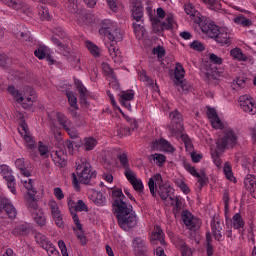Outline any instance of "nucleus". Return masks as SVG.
I'll return each instance as SVG.
<instances>
[{
  "instance_id": "obj_19",
  "label": "nucleus",
  "mask_w": 256,
  "mask_h": 256,
  "mask_svg": "<svg viewBox=\"0 0 256 256\" xmlns=\"http://www.w3.org/2000/svg\"><path fill=\"white\" fill-rule=\"evenodd\" d=\"M71 217L73 219V223L76 225V228H74V233L77 239L80 240L81 245H85V243H87V238L85 237V233L83 232V225H81L79 215H77L76 212H71Z\"/></svg>"
},
{
  "instance_id": "obj_28",
  "label": "nucleus",
  "mask_w": 256,
  "mask_h": 256,
  "mask_svg": "<svg viewBox=\"0 0 256 256\" xmlns=\"http://www.w3.org/2000/svg\"><path fill=\"white\" fill-rule=\"evenodd\" d=\"M132 245L134 247V251L138 253V255H146L147 254V242L141 238L136 237L132 241Z\"/></svg>"
},
{
  "instance_id": "obj_3",
  "label": "nucleus",
  "mask_w": 256,
  "mask_h": 256,
  "mask_svg": "<svg viewBox=\"0 0 256 256\" xmlns=\"http://www.w3.org/2000/svg\"><path fill=\"white\" fill-rule=\"evenodd\" d=\"M22 185L27 189L26 201L28 204V210L30 211L33 220L38 225V227H45L47 225V216L43 209L39 208L37 204V191L33 188V180L26 178L21 180Z\"/></svg>"
},
{
  "instance_id": "obj_55",
  "label": "nucleus",
  "mask_w": 256,
  "mask_h": 256,
  "mask_svg": "<svg viewBox=\"0 0 256 256\" xmlns=\"http://www.w3.org/2000/svg\"><path fill=\"white\" fill-rule=\"evenodd\" d=\"M175 185L179 187V189L182 191V193H184V195H189V193H191V189L189 188L187 183L183 181V179H176Z\"/></svg>"
},
{
  "instance_id": "obj_11",
  "label": "nucleus",
  "mask_w": 256,
  "mask_h": 256,
  "mask_svg": "<svg viewBox=\"0 0 256 256\" xmlns=\"http://www.w3.org/2000/svg\"><path fill=\"white\" fill-rule=\"evenodd\" d=\"M56 119L59 125H61V127L68 133L71 139H77V137H79V132H77V130L73 128L71 120L67 118L65 114L61 112H56Z\"/></svg>"
},
{
  "instance_id": "obj_26",
  "label": "nucleus",
  "mask_w": 256,
  "mask_h": 256,
  "mask_svg": "<svg viewBox=\"0 0 256 256\" xmlns=\"http://www.w3.org/2000/svg\"><path fill=\"white\" fill-rule=\"evenodd\" d=\"M30 165L31 163L29 160H25V158H18L15 161V166L20 170L21 175L24 177H31V171L29 170Z\"/></svg>"
},
{
  "instance_id": "obj_2",
  "label": "nucleus",
  "mask_w": 256,
  "mask_h": 256,
  "mask_svg": "<svg viewBox=\"0 0 256 256\" xmlns=\"http://www.w3.org/2000/svg\"><path fill=\"white\" fill-rule=\"evenodd\" d=\"M99 33L100 35L107 37V39L110 41L108 44H106L110 57H112V59L121 57V50L115 47V42L123 41V32H121V28H119L117 22L111 19L103 20L101 22Z\"/></svg>"
},
{
  "instance_id": "obj_50",
  "label": "nucleus",
  "mask_w": 256,
  "mask_h": 256,
  "mask_svg": "<svg viewBox=\"0 0 256 256\" xmlns=\"http://www.w3.org/2000/svg\"><path fill=\"white\" fill-rule=\"evenodd\" d=\"M223 173L228 181H235V175H233V166H231L230 162H225Z\"/></svg>"
},
{
  "instance_id": "obj_58",
  "label": "nucleus",
  "mask_w": 256,
  "mask_h": 256,
  "mask_svg": "<svg viewBox=\"0 0 256 256\" xmlns=\"http://www.w3.org/2000/svg\"><path fill=\"white\" fill-rule=\"evenodd\" d=\"M190 49H193V51H198L199 53H202V51H205V44L201 43L199 40H195L192 43H190Z\"/></svg>"
},
{
  "instance_id": "obj_54",
  "label": "nucleus",
  "mask_w": 256,
  "mask_h": 256,
  "mask_svg": "<svg viewBox=\"0 0 256 256\" xmlns=\"http://www.w3.org/2000/svg\"><path fill=\"white\" fill-rule=\"evenodd\" d=\"M97 147V140L93 137H88L84 139V149L85 151H93Z\"/></svg>"
},
{
  "instance_id": "obj_62",
  "label": "nucleus",
  "mask_w": 256,
  "mask_h": 256,
  "mask_svg": "<svg viewBox=\"0 0 256 256\" xmlns=\"http://www.w3.org/2000/svg\"><path fill=\"white\" fill-rule=\"evenodd\" d=\"M44 250L48 253L49 256H60L59 251L57 248H55V245L53 243L49 244L47 248H44Z\"/></svg>"
},
{
  "instance_id": "obj_53",
  "label": "nucleus",
  "mask_w": 256,
  "mask_h": 256,
  "mask_svg": "<svg viewBox=\"0 0 256 256\" xmlns=\"http://www.w3.org/2000/svg\"><path fill=\"white\" fill-rule=\"evenodd\" d=\"M234 23H236V25H241V27H251V25H253L251 19L243 15L234 18Z\"/></svg>"
},
{
  "instance_id": "obj_22",
  "label": "nucleus",
  "mask_w": 256,
  "mask_h": 256,
  "mask_svg": "<svg viewBox=\"0 0 256 256\" xmlns=\"http://www.w3.org/2000/svg\"><path fill=\"white\" fill-rule=\"evenodd\" d=\"M51 158L56 167H65V165H67V155L62 149L53 151L51 153Z\"/></svg>"
},
{
  "instance_id": "obj_40",
  "label": "nucleus",
  "mask_w": 256,
  "mask_h": 256,
  "mask_svg": "<svg viewBox=\"0 0 256 256\" xmlns=\"http://www.w3.org/2000/svg\"><path fill=\"white\" fill-rule=\"evenodd\" d=\"M161 151H163V153H167V155H173L176 149L175 146L171 144V142H169L165 138H161Z\"/></svg>"
},
{
  "instance_id": "obj_20",
  "label": "nucleus",
  "mask_w": 256,
  "mask_h": 256,
  "mask_svg": "<svg viewBox=\"0 0 256 256\" xmlns=\"http://www.w3.org/2000/svg\"><path fill=\"white\" fill-rule=\"evenodd\" d=\"M214 41H216V43H219L222 47L224 45H231V32L228 28H220V31L218 32L216 38H214Z\"/></svg>"
},
{
  "instance_id": "obj_41",
  "label": "nucleus",
  "mask_w": 256,
  "mask_h": 256,
  "mask_svg": "<svg viewBox=\"0 0 256 256\" xmlns=\"http://www.w3.org/2000/svg\"><path fill=\"white\" fill-rule=\"evenodd\" d=\"M230 55L236 61H247V55L243 53V50L239 47L233 48L230 51Z\"/></svg>"
},
{
  "instance_id": "obj_18",
  "label": "nucleus",
  "mask_w": 256,
  "mask_h": 256,
  "mask_svg": "<svg viewBox=\"0 0 256 256\" xmlns=\"http://www.w3.org/2000/svg\"><path fill=\"white\" fill-rule=\"evenodd\" d=\"M148 186L151 195L155 199H159V197H161V192H159V189H161V174H155L151 177L148 181Z\"/></svg>"
},
{
  "instance_id": "obj_9",
  "label": "nucleus",
  "mask_w": 256,
  "mask_h": 256,
  "mask_svg": "<svg viewBox=\"0 0 256 256\" xmlns=\"http://www.w3.org/2000/svg\"><path fill=\"white\" fill-rule=\"evenodd\" d=\"M170 124H168L167 129L171 135L179 136L183 131H185V126H183V114L179 110H174L169 114Z\"/></svg>"
},
{
  "instance_id": "obj_29",
  "label": "nucleus",
  "mask_w": 256,
  "mask_h": 256,
  "mask_svg": "<svg viewBox=\"0 0 256 256\" xmlns=\"http://www.w3.org/2000/svg\"><path fill=\"white\" fill-rule=\"evenodd\" d=\"M244 187L247 191H249V193H252V195H254V197L256 198V177L248 174L245 178H244Z\"/></svg>"
},
{
  "instance_id": "obj_57",
  "label": "nucleus",
  "mask_w": 256,
  "mask_h": 256,
  "mask_svg": "<svg viewBox=\"0 0 256 256\" xmlns=\"http://www.w3.org/2000/svg\"><path fill=\"white\" fill-rule=\"evenodd\" d=\"M221 154H223V152L219 151V149L216 148L215 152L212 153V159H213V163L216 165V167H218V169H221V165H222V161H221Z\"/></svg>"
},
{
  "instance_id": "obj_38",
  "label": "nucleus",
  "mask_w": 256,
  "mask_h": 256,
  "mask_svg": "<svg viewBox=\"0 0 256 256\" xmlns=\"http://www.w3.org/2000/svg\"><path fill=\"white\" fill-rule=\"evenodd\" d=\"M78 23H80V25H92V23H95V15L92 13L80 14Z\"/></svg>"
},
{
  "instance_id": "obj_21",
  "label": "nucleus",
  "mask_w": 256,
  "mask_h": 256,
  "mask_svg": "<svg viewBox=\"0 0 256 256\" xmlns=\"http://www.w3.org/2000/svg\"><path fill=\"white\" fill-rule=\"evenodd\" d=\"M207 117L210 120L213 129H223V122L219 118V115L217 114V110H215V108H207Z\"/></svg>"
},
{
  "instance_id": "obj_31",
  "label": "nucleus",
  "mask_w": 256,
  "mask_h": 256,
  "mask_svg": "<svg viewBox=\"0 0 256 256\" xmlns=\"http://www.w3.org/2000/svg\"><path fill=\"white\" fill-rule=\"evenodd\" d=\"M74 85L80 95V103H87V87L77 78H74Z\"/></svg>"
},
{
  "instance_id": "obj_51",
  "label": "nucleus",
  "mask_w": 256,
  "mask_h": 256,
  "mask_svg": "<svg viewBox=\"0 0 256 256\" xmlns=\"http://www.w3.org/2000/svg\"><path fill=\"white\" fill-rule=\"evenodd\" d=\"M66 97L72 109H79V105L77 104V96H75V93H73V91L67 90Z\"/></svg>"
},
{
  "instance_id": "obj_15",
  "label": "nucleus",
  "mask_w": 256,
  "mask_h": 256,
  "mask_svg": "<svg viewBox=\"0 0 256 256\" xmlns=\"http://www.w3.org/2000/svg\"><path fill=\"white\" fill-rule=\"evenodd\" d=\"M181 217L184 225H186L187 229H190V231H197V229L201 227V220L193 216L189 210L182 211Z\"/></svg>"
},
{
  "instance_id": "obj_64",
  "label": "nucleus",
  "mask_w": 256,
  "mask_h": 256,
  "mask_svg": "<svg viewBox=\"0 0 256 256\" xmlns=\"http://www.w3.org/2000/svg\"><path fill=\"white\" fill-rule=\"evenodd\" d=\"M181 255L182 256H192L193 255V250L187 244H182L181 246Z\"/></svg>"
},
{
  "instance_id": "obj_47",
  "label": "nucleus",
  "mask_w": 256,
  "mask_h": 256,
  "mask_svg": "<svg viewBox=\"0 0 256 256\" xmlns=\"http://www.w3.org/2000/svg\"><path fill=\"white\" fill-rule=\"evenodd\" d=\"M5 5L8 7H12V9H15L16 11H19V9H23L25 7V2L22 0H2Z\"/></svg>"
},
{
  "instance_id": "obj_49",
  "label": "nucleus",
  "mask_w": 256,
  "mask_h": 256,
  "mask_svg": "<svg viewBox=\"0 0 256 256\" xmlns=\"http://www.w3.org/2000/svg\"><path fill=\"white\" fill-rule=\"evenodd\" d=\"M247 78L245 77H237L233 80L231 87L234 91H239V89H245Z\"/></svg>"
},
{
  "instance_id": "obj_12",
  "label": "nucleus",
  "mask_w": 256,
  "mask_h": 256,
  "mask_svg": "<svg viewBox=\"0 0 256 256\" xmlns=\"http://www.w3.org/2000/svg\"><path fill=\"white\" fill-rule=\"evenodd\" d=\"M48 207L50 209V213L56 227H59V229H64L65 220H63V213L61 212V209L59 208V204L57 203V201L50 200L48 203Z\"/></svg>"
},
{
  "instance_id": "obj_43",
  "label": "nucleus",
  "mask_w": 256,
  "mask_h": 256,
  "mask_svg": "<svg viewBox=\"0 0 256 256\" xmlns=\"http://www.w3.org/2000/svg\"><path fill=\"white\" fill-rule=\"evenodd\" d=\"M140 81H144L148 83V85L152 86L153 91H156V93H159V85L156 84V82L153 81L148 75L147 72L142 71L140 73Z\"/></svg>"
},
{
  "instance_id": "obj_5",
  "label": "nucleus",
  "mask_w": 256,
  "mask_h": 256,
  "mask_svg": "<svg viewBox=\"0 0 256 256\" xmlns=\"http://www.w3.org/2000/svg\"><path fill=\"white\" fill-rule=\"evenodd\" d=\"M7 91L16 103L22 105L23 109L33 107L35 101V89H33V87L26 85L18 89L15 86L10 85L8 86Z\"/></svg>"
},
{
  "instance_id": "obj_27",
  "label": "nucleus",
  "mask_w": 256,
  "mask_h": 256,
  "mask_svg": "<svg viewBox=\"0 0 256 256\" xmlns=\"http://www.w3.org/2000/svg\"><path fill=\"white\" fill-rule=\"evenodd\" d=\"M117 159L122 169H124V176H126V173H133L129 164V156L127 152H118Z\"/></svg>"
},
{
  "instance_id": "obj_13",
  "label": "nucleus",
  "mask_w": 256,
  "mask_h": 256,
  "mask_svg": "<svg viewBox=\"0 0 256 256\" xmlns=\"http://www.w3.org/2000/svg\"><path fill=\"white\" fill-rule=\"evenodd\" d=\"M0 174L5 179L10 193H12L13 195H17V189L15 188V176H13L9 166L5 164H0Z\"/></svg>"
},
{
  "instance_id": "obj_35",
  "label": "nucleus",
  "mask_w": 256,
  "mask_h": 256,
  "mask_svg": "<svg viewBox=\"0 0 256 256\" xmlns=\"http://www.w3.org/2000/svg\"><path fill=\"white\" fill-rule=\"evenodd\" d=\"M175 139H181L185 145L186 151H189L190 153L193 152V141H191V138L185 131L181 132L178 136H173Z\"/></svg>"
},
{
  "instance_id": "obj_39",
  "label": "nucleus",
  "mask_w": 256,
  "mask_h": 256,
  "mask_svg": "<svg viewBox=\"0 0 256 256\" xmlns=\"http://www.w3.org/2000/svg\"><path fill=\"white\" fill-rule=\"evenodd\" d=\"M101 68L107 79H109L110 81H117V76H115V72L108 63L103 62Z\"/></svg>"
},
{
  "instance_id": "obj_8",
  "label": "nucleus",
  "mask_w": 256,
  "mask_h": 256,
  "mask_svg": "<svg viewBox=\"0 0 256 256\" xmlns=\"http://www.w3.org/2000/svg\"><path fill=\"white\" fill-rule=\"evenodd\" d=\"M174 83L179 93L187 94L191 91V84L185 80V68L182 63L177 62L174 69Z\"/></svg>"
},
{
  "instance_id": "obj_6",
  "label": "nucleus",
  "mask_w": 256,
  "mask_h": 256,
  "mask_svg": "<svg viewBox=\"0 0 256 256\" xmlns=\"http://www.w3.org/2000/svg\"><path fill=\"white\" fill-rule=\"evenodd\" d=\"M239 141V132L231 127L224 128L216 140V147L220 153L233 149Z\"/></svg>"
},
{
  "instance_id": "obj_32",
  "label": "nucleus",
  "mask_w": 256,
  "mask_h": 256,
  "mask_svg": "<svg viewBox=\"0 0 256 256\" xmlns=\"http://www.w3.org/2000/svg\"><path fill=\"white\" fill-rule=\"evenodd\" d=\"M3 211H5L9 219H15L17 217V208H15L13 202L9 199L4 202Z\"/></svg>"
},
{
  "instance_id": "obj_60",
  "label": "nucleus",
  "mask_w": 256,
  "mask_h": 256,
  "mask_svg": "<svg viewBox=\"0 0 256 256\" xmlns=\"http://www.w3.org/2000/svg\"><path fill=\"white\" fill-rule=\"evenodd\" d=\"M196 177L198 179V189L202 190L209 183V178L205 174H198Z\"/></svg>"
},
{
  "instance_id": "obj_56",
  "label": "nucleus",
  "mask_w": 256,
  "mask_h": 256,
  "mask_svg": "<svg viewBox=\"0 0 256 256\" xmlns=\"http://www.w3.org/2000/svg\"><path fill=\"white\" fill-rule=\"evenodd\" d=\"M47 46L40 45L38 48L34 51L35 57L37 59L43 60L47 57Z\"/></svg>"
},
{
  "instance_id": "obj_24",
  "label": "nucleus",
  "mask_w": 256,
  "mask_h": 256,
  "mask_svg": "<svg viewBox=\"0 0 256 256\" xmlns=\"http://www.w3.org/2000/svg\"><path fill=\"white\" fill-rule=\"evenodd\" d=\"M125 177L127 181L132 184L133 189L137 191V193L143 192V181H141V179H137V175L135 174V172H126Z\"/></svg>"
},
{
  "instance_id": "obj_59",
  "label": "nucleus",
  "mask_w": 256,
  "mask_h": 256,
  "mask_svg": "<svg viewBox=\"0 0 256 256\" xmlns=\"http://www.w3.org/2000/svg\"><path fill=\"white\" fill-rule=\"evenodd\" d=\"M38 153L41 157H49V147L44 145L42 141L38 142Z\"/></svg>"
},
{
  "instance_id": "obj_17",
  "label": "nucleus",
  "mask_w": 256,
  "mask_h": 256,
  "mask_svg": "<svg viewBox=\"0 0 256 256\" xmlns=\"http://www.w3.org/2000/svg\"><path fill=\"white\" fill-rule=\"evenodd\" d=\"M240 107L245 113H249L250 115H255L256 113V103L255 99L250 95H242L239 97Z\"/></svg>"
},
{
  "instance_id": "obj_10",
  "label": "nucleus",
  "mask_w": 256,
  "mask_h": 256,
  "mask_svg": "<svg viewBox=\"0 0 256 256\" xmlns=\"http://www.w3.org/2000/svg\"><path fill=\"white\" fill-rule=\"evenodd\" d=\"M18 132L20 133L21 137H23L29 153H36L37 141H35V138L29 131V126H27V123L25 122V119H23V117L20 119Z\"/></svg>"
},
{
  "instance_id": "obj_1",
  "label": "nucleus",
  "mask_w": 256,
  "mask_h": 256,
  "mask_svg": "<svg viewBox=\"0 0 256 256\" xmlns=\"http://www.w3.org/2000/svg\"><path fill=\"white\" fill-rule=\"evenodd\" d=\"M125 194L120 188L112 190V207L119 227L123 231H131L137 225V214L133 211V206L125 201Z\"/></svg>"
},
{
  "instance_id": "obj_42",
  "label": "nucleus",
  "mask_w": 256,
  "mask_h": 256,
  "mask_svg": "<svg viewBox=\"0 0 256 256\" xmlns=\"http://www.w3.org/2000/svg\"><path fill=\"white\" fill-rule=\"evenodd\" d=\"M86 49L93 55V57H101V49H99V46L95 43L87 40L85 42Z\"/></svg>"
},
{
  "instance_id": "obj_48",
  "label": "nucleus",
  "mask_w": 256,
  "mask_h": 256,
  "mask_svg": "<svg viewBox=\"0 0 256 256\" xmlns=\"http://www.w3.org/2000/svg\"><path fill=\"white\" fill-rule=\"evenodd\" d=\"M133 29H134L136 38L141 39V37L145 35V27H143V20H141L140 22H134Z\"/></svg>"
},
{
  "instance_id": "obj_30",
  "label": "nucleus",
  "mask_w": 256,
  "mask_h": 256,
  "mask_svg": "<svg viewBox=\"0 0 256 256\" xmlns=\"http://www.w3.org/2000/svg\"><path fill=\"white\" fill-rule=\"evenodd\" d=\"M211 230L216 241H223V234H221V231H223V225L220 221L213 219L211 221Z\"/></svg>"
},
{
  "instance_id": "obj_23",
  "label": "nucleus",
  "mask_w": 256,
  "mask_h": 256,
  "mask_svg": "<svg viewBox=\"0 0 256 256\" xmlns=\"http://www.w3.org/2000/svg\"><path fill=\"white\" fill-rule=\"evenodd\" d=\"M133 99H135L134 90L122 91L120 94V104L122 107L128 109V111H131V101H133Z\"/></svg>"
},
{
  "instance_id": "obj_37",
  "label": "nucleus",
  "mask_w": 256,
  "mask_h": 256,
  "mask_svg": "<svg viewBox=\"0 0 256 256\" xmlns=\"http://www.w3.org/2000/svg\"><path fill=\"white\" fill-rule=\"evenodd\" d=\"M35 241L42 249H46L47 246L51 245V240L41 232L35 233Z\"/></svg>"
},
{
  "instance_id": "obj_7",
  "label": "nucleus",
  "mask_w": 256,
  "mask_h": 256,
  "mask_svg": "<svg viewBox=\"0 0 256 256\" xmlns=\"http://www.w3.org/2000/svg\"><path fill=\"white\" fill-rule=\"evenodd\" d=\"M171 190L162 186L161 188V201L165 207H172V211L177 217L183 213L185 209V199L180 196H171Z\"/></svg>"
},
{
  "instance_id": "obj_25",
  "label": "nucleus",
  "mask_w": 256,
  "mask_h": 256,
  "mask_svg": "<svg viewBox=\"0 0 256 256\" xmlns=\"http://www.w3.org/2000/svg\"><path fill=\"white\" fill-rule=\"evenodd\" d=\"M201 29L205 35L210 37V39H216L219 31L221 30V28H219V26L215 25L214 23H206L202 25Z\"/></svg>"
},
{
  "instance_id": "obj_33",
  "label": "nucleus",
  "mask_w": 256,
  "mask_h": 256,
  "mask_svg": "<svg viewBox=\"0 0 256 256\" xmlns=\"http://www.w3.org/2000/svg\"><path fill=\"white\" fill-rule=\"evenodd\" d=\"M231 223L233 229H236L237 231H241V229L245 228V220L243 219V216H241V213L234 214Z\"/></svg>"
},
{
  "instance_id": "obj_45",
  "label": "nucleus",
  "mask_w": 256,
  "mask_h": 256,
  "mask_svg": "<svg viewBox=\"0 0 256 256\" xmlns=\"http://www.w3.org/2000/svg\"><path fill=\"white\" fill-rule=\"evenodd\" d=\"M29 231L28 224H19L12 230V233L18 237L19 235H29Z\"/></svg>"
},
{
  "instance_id": "obj_61",
  "label": "nucleus",
  "mask_w": 256,
  "mask_h": 256,
  "mask_svg": "<svg viewBox=\"0 0 256 256\" xmlns=\"http://www.w3.org/2000/svg\"><path fill=\"white\" fill-rule=\"evenodd\" d=\"M53 34L55 37H59L60 39H65V37H67V33L65 32V30H63L61 26L54 28Z\"/></svg>"
},
{
  "instance_id": "obj_14",
  "label": "nucleus",
  "mask_w": 256,
  "mask_h": 256,
  "mask_svg": "<svg viewBox=\"0 0 256 256\" xmlns=\"http://www.w3.org/2000/svg\"><path fill=\"white\" fill-rule=\"evenodd\" d=\"M161 30L162 31H173V29H177V21H175V15L171 12H165V10L161 9Z\"/></svg>"
},
{
  "instance_id": "obj_34",
  "label": "nucleus",
  "mask_w": 256,
  "mask_h": 256,
  "mask_svg": "<svg viewBox=\"0 0 256 256\" xmlns=\"http://www.w3.org/2000/svg\"><path fill=\"white\" fill-rule=\"evenodd\" d=\"M68 207H69V209L74 208V211L79 212V213H81L83 211H85V212L89 211L87 204H85V202H83V200H78L77 203H75V201H73V200H69Z\"/></svg>"
},
{
  "instance_id": "obj_63",
  "label": "nucleus",
  "mask_w": 256,
  "mask_h": 256,
  "mask_svg": "<svg viewBox=\"0 0 256 256\" xmlns=\"http://www.w3.org/2000/svg\"><path fill=\"white\" fill-rule=\"evenodd\" d=\"M11 65V58L5 54H0V67H9Z\"/></svg>"
},
{
  "instance_id": "obj_46",
  "label": "nucleus",
  "mask_w": 256,
  "mask_h": 256,
  "mask_svg": "<svg viewBox=\"0 0 256 256\" xmlns=\"http://www.w3.org/2000/svg\"><path fill=\"white\" fill-rule=\"evenodd\" d=\"M93 202L98 207H103L107 203V198L103 195V192H94L93 195Z\"/></svg>"
},
{
  "instance_id": "obj_36",
  "label": "nucleus",
  "mask_w": 256,
  "mask_h": 256,
  "mask_svg": "<svg viewBox=\"0 0 256 256\" xmlns=\"http://www.w3.org/2000/svg\"><path fill=\"white\" fill-rule=\"evenodd\" d=\"M131 12L136 23H141V21H143V6H141V4H134Z\"/></svg>"
},
{
  "instance_id": "obj_44",
  "label": "nucleus",
  "mask_w": 256,
  "mask_h": 256,
  "mask_svg": "<svg viewBox=\"0 0 256 256\" xmlns=\"http://www.w3.org/2000/svg\"><path fill=\"white\" fill-rule=\"evenodd\" d=\"M155 231L152 232L150 235V243L152 245H157L158 243L161 242V226L156 225L154 227Z\"/></svg>"
},
{
  "instance_id": "obj_4",
  "label": "nucleus",
  "mask_w": 256,
  "mask_h": 256,
  "mask_svg": "<svg viewBox=\"0 0 256 256\" xmlns=\"http://www.w3.org/2000/svg\"><path fill=\"white\" fill-rule=\"evenodd\" d=\"M76 173H72V184L75 191H81L80 183L89 185L92 179L97 177V172L91 170V164L85 158L76 161Z\"/></svg>"
},
{
  "instance_id": "obj_16",
  "label": "nucleus",
  "mask_w": 256,
  "mask_h": 256,
  "mask_svg": "<svg viewBox=\"0 0 256 256\" xmlns=\"http://www.w3.org/2000/svg\"><path fill=\"white\" fill-rule=\"evenodd\" d=\"M146 12L151 21L152 30L154 33H160L161 31V7L157 8V14H155V10L150 6L146 7Z\"/></svg>"
},
{
  "instance_id": "obj_52",
  "label": "nucleus",
  "mask_w": 256,
  "mask_h": 256,
  "mask_svg": "<svg viewBox=\"0 0 256 256\" xmlns=\"http://www.w3.org/2000/svg\"><path fill=\"white\" fill-rule=\"evenodd\" d=\"M38 15L41 21H51V14H49V8L45 6L38 7Z\"/></svg>"
}]
</instances>
